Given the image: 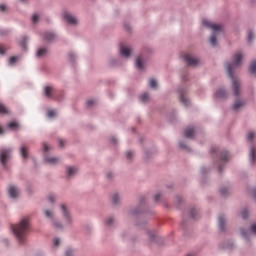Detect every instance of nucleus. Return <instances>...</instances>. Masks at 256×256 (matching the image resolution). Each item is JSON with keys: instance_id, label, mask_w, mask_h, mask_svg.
Returning <instances> with one entry per match:
<instances>
[{"instance_id": "f257e3e1", "label": "nucleus", "mask_w": 256, "mask_h": 256, "mask_svg": "<svg viewBox=\"0 0 256 256\" xmlns=\"http://www.w3.org/2000/svg\"><path fill=\"white\" fill-rule=\"evenodd\" d=\"M241 61H243V54L241 52H237L234 55L233 63H228L226 65L227 75L232 79V89L235 97L239 96V87H241V85L239 84V80L233 75V71H235V67H239V65H241Z\"/></svg>"}, {"instance_id": "f03ea898", "label": "nucleus", "mask_w": 256, "mask_h": 256, "mask_svg": "<svg viewBox=\"0 0 256 256\" xmlns=\"http://www.w3.org/2000/svg\"><path fill=\"white\" fill-rule=\"evenodd\" d=\"M12 231L19 243H25V235L29 231V218H23L19 224L12 225Z\"/></svg>"}, {"instance_id": "7ed1b4c3", "label": "nucleus", "mask_w": 256, "mask_h": 256, "mask_svg": "<svg viewBox=\"0 0 256 256\" xmlns=\"http://www.w3.org/2000/svg\"><path fill=\"white\" fill-rule=\"evenodd\" d=\"M203 25L204 27H208V29H212L213 34L210 37V43L213 47H215V45H217V33H219V31H221L223 29V26L219 25V24H213L211 21L209 20H203Z\"/></svg>"}, {"instance_id": "20e7f679", "label": "nucleus", "mask_w": 256, "mask_h": 256, "mask_svg": "<svg viewBox=\"0 0 256 256\" xmlns=\"http://www.w3.org/2000/svg\"><path fill=\"white\" fill-rule=\"evenodd\" d=\"M11 155V149H1L0 150V163L3 167L7 166V159Z\"/></svg>"}, {"instance_id": "39448f33", "label": "nucleus", "mask_w": 256, "mask_h": 256, "mask_svg": "<svg viewBox=\"0 0 256 256\" xmlns=\"http://www.w3.org/2000/svg\"><path fill=\"white\" fill-rule=\"evenodd\" d=\"M44 95L48 99H57V92L55 91V88L51 86H46L44 88Z\"/></svg>"}, {"instance_id": "423d86ee", "label": "nucleus", "mask_w": 256, "mask_h": 256, "mask_svg": "<svg viewBox=\"0 0 256 256\" xmlns=\"http://www.w3.org/2000/svg\"><path fill=\"white\" fill-rule=\"evenodd\" d=\"M184 60L187 63V65H191L192 67H195V65L199 63V60L197 58H194L189 54L184 55Z\"/></svg>"}, {"instance_id": "0eeeda50", "label": "nucleus", "mask_w": 256, "mask_h": 256, "mask_svg": "<svg viewBox=\"0 0 256 256\" xmlns=\"http://www.w3.org/2000/svg\"><path fill=\"white\" fill-rule=\"evenodd\" d=\"M63 17L70 25H77V18L72 16L71 13L64 12Z\"/></svg>"}, {"instance_id": "6e6552de", "label": "nucleus", "mask_w": 256, "mask_h": 256, "mask_svg": "<svg viewBox=\"0 0 256 256\" xmlns=\"http://www.w3.org/2000/svg\"><path fill=\"white\" fill-rule=\"evenodd\" d=\"M8 193L12 199H17V197H19V189L13 185L9 186Z\"/></svg>"}, {"instance_id": "1a4fd4ad", "label": "nucleus", "mask_w": 256, "mask_h": 256, "mask_svg": "<svg viewBox=\"0 0 256 256\" xmlns=\"http://www.w3.org/2000/svg\"><path fill=\"white\" fill-rule=\"evenodd\" d=\"M195 135V128L193 127H188L184 130V136L187 137L188 139H191Z\"/></svg>"}, {"instance_id": "9d476101", "label": "nucleus", "mask_w": 256, "mask_h": 256, "mask_svg": "<svg viewBox=\"0 0 256 256\" xmlns=\"http://www.w3.org/2000/svg\"><path fill=\"white\" fill-rule=\"evenodd\" d=\"M120 53L123 57H129L131 55V49L127 46H121Z\"/></svg>"}, {"instance_id": "9b49d317", "label": "nucleus", "mask_w": 256, "mask_h": 256, "mask_svg": "<svg viewBox=\"0 0 256 256\" xmlns=\"http://www.w3.org/2000/svg\"><path fill=\"white\" fill-rule=\"evenodd\" d=\"M218 226H219L220 231H223L225 229V217L219 216Z\"/></svg>"}, {"instance_id": "f8f14e48", "label": "nucleus", "mask_w": 256, "mask_h": 256, "mask_svg": "<svg viewBox=\"0 0 256 256\" xmlns=\"http://www.w3.org/2000/svg\"><path fill=\"white\" fill-rule=\"evenodd\" d=\"M68 177H73L77 173V168L75 167H67L66 168Z\"/></svg>"}, {"instance_id": "ddd939ff", "label": "nucleus", "mask_w": 256, "mask_h": 256, "mask_svg": "<svg viewBox=\"0 0 256 256\" xmlns=\"http://www.w3.org/2000/svg\"><path fill=\"white\" fill-rule=\"evenodd\" d=\"M220 159L221 161H224V163H227V161H229V152L227 151L221 152Z\"/></svg>"}, {"instance_id": "4468645a", "label": "nucleus", "mask_w": 256, "mask_h": 256, "mask_svg": "<svg viewBox=\"0 0 256 256\" xmlns=\"http://www.w3.org/2000/svg\"><path fill=\"white\" fill-rule=\"evenodd\" d=\"M45 162L50 163L51 165H56V163H59V158L48 157V158H45Z\"/></svg>"}, {"instance_id": "2eb2a0df", "label": "nucleus", "mask_w": 256, "mask_h": 256, "mask_svg": "<svg viewBox=\"0 0 256 256\" xmlns=\"http://www.w3.org/2000/svg\"><path fill=\"white\" fill-rule=\"evenodd\" d=\"M61 209H62V212H63V215L66 219V221H70L71 217H69V212H67V207L65 205H61Z\"/></svg>"}, {"instance_id": "dca6fc26", "label": "nucleus", "mask_w": 256, "mask_h": 256, "mask_svg": "<svg viewBox=\"0 0 256 256\" xmlns=\"http://www.w3.org/2000/svg\"><path fill=\"white\" fill-rule=\"evenodd\" d=\"M53 39H55V34H53V32H47L44 34L45 41H53Z\"/></svg>"}, {"instance_id": "f3484780", "label": "nucleus", "mask_w": 256, "mask_h": 256, "mask_svg": "<svg viewBox=\"0 0 256 256\" xmlns=\"http://www.w3.org/2000/svg\"><path fill=\"white\" fill-rule=\"evenodd\" d=\"M180 101L181 103H183V105H189V99H187V97H185V93L184 92H180Z\"/></svg>"}, {"instance_id": "a211bd4d", "label": "nucleus", "mask_w": 256, "mask_h": 256, "mask_svg": "<svg viewBox=\"0 0 256 256\" xmlns=\"http://www.w3.org/2000/svg\"><path fill=\"white\" fill-rule=\"evenodd\" d=\"M255 159H256V149H255V147H252L250 149V161H251V163H255Z\"/></svg>"}, {"instance_id": "6ab92c4d", "label": "nucleus", "mask_w": 256, "mask_h": 256, "mask_svg": "<svg viewBox=\"0 0 256 256\" xmlns=\"http://www.w3.org/2000/svg\"><path fill=\"white\" fill-rule=\"evenodd\" d=\"M47 55V48H40L37 51V57H45Z\"/></svg>"}, {"instance_id": "aec40b11", "label": "nucleus", "mask_w": 256, "mask_h": 256, "mask_svg": "<svg viewBox=\"0 0 256 256\" xmlns=\"http://www.w3.org/2000/svg\"><path fill=\"white\" fill-rule=\"evenodd\" d=\"M227 95V92H225V90L223 89H218L216 91V97L223 99V97H225Z\"/></svg>"}, {"instance_id": "412c9836", "label": "nucleus", "mask_w": 256, "mask_h": 256, "mask_svg": "<svg viewBox=\"0 0 256 256\" xmlns=\"http://www.w3.org/2000/svg\"><path fill=\"white\" fill-rule=\"evenodd\" d=\"M243 105H245V103L243 101H236L233 105L234 111L241 109V107H243Z\"/></svg>"}, {"instance_id": "4be33fe9", "label": "nucleus", "mask_w": 256, "mask_h": 256, "mask_svg": "<svg viewBox=\"0 0 256 256\" xmlns=\"http://www.w3.org/2000/svg\"><path fill=\"white\" fill-rule=\"evenodd\" d=\"M249 71H250L251 75H255V73H256V61L251 62Z\"/></svg>"}, {"instance_id": "5701e85b", "label": "nucleus", "mask_w": 256, "mask_h": 256, "mask_svg": "<svg viewBox=\"0 0 256 256\" xmlns=\"http://www.w3.org/2000/svg\"><path fill=\"white\" fill-rule=\"evenodd\" d=\"M136 67H137V69H143V58H141V57H138L137 59H136Z\"/></svg>"}, {"instance_id": "b1692460", "label": "nucleus", "mask_w": 256, "mask_h": 256, "mask_svg": "<svg viewBox=\"0 0 256 256\" xmlns=\"http://www.w3.org/2000/svg\"><path fill=\"white\" fill-rule=\"evenodd\" d=\"M20 153H21L23 159H27V157H29V155L27 154V147H25V146L21 147Z\"/></svg>"}, {"instance_id": "393cba45", "label": "nucleus", "mask_w": 256, "mask_h": 256, "mask_svg": "<svg viewBox=\"0 0 256 256\" xmlns=\"http://www.w3.org/2000/svg\"><path fill=\"white\" fill-rule=\"evenodd\" d=\"M0 113L2 115H7V114H9V109H7V107H5V105L0 104Z\"/></svg>"}, {"instance_id": "a878e982", "label": "nucleus", "mask_w": 256, "mask_h": 256, "mask_svg": "<svg viewBox=\"0 0 256 256\" xmlns=\"http://www.w3.org/2000/svg\"><path fill=\"white\" fill-rule=\"evenodd\" d=\"M140 101H141L142 103H147V101H149V94L143 93V94L140 96Z\"/></svg>"}, {"instance_id": "bb28decb", "label": "nucleus", "mask_w": 256, "mask_h": 256, "mask_svg": "<svg viewBox=\"0 0 256 256\" xmlns=\"http://www.w3.org/2000/svg\"><path fill=\"white\" fill-rule=\"evenodd\" d=\"M8 127L9 129H19V123L13 121V122H10L8 123Z\"/></svg>"}, {"instance_id": "cd10ccee", "label": "nucleus", "mask_w": 256, "mask_h": 256, "mask_svg": "<svg viewBox=\"0 0 256 256\" xmlns=\"http://www.w3.org/2000/svg\"><path fill=\"white\" fill-rule=\"evenodd\" d=\"M148 85L149 87H152V89H155L157 87V81L155 79H150Z\"/></svg>"}, {"instance_id": "c85d7f7f", "label": "nucleus", "mask_w": 256, "mask_h": 256, "mask_svg": "<svg viewBox=\"0 0 256 256\" xmlns=\"http://www.w3.org/2000/svg\"><path fill=\"white\" fill-rule=\"evenodd\" d=\"M44 215L45 217H47L48 219H53V212L49 211V210H45L44 211Z\"/></svg>"}, {"instance_id": "c756f323", "label": "nucleus", "mask_w": 256, "mask_h": 256, "mask_svg": "<svg viewBox=\"0 0 256 256\" xmlns=\"http://www.w3.org/2000/svg\"><path fill=\"white\" fill-rule=\"evenodd\" d=\"M241 217H242V219H247V217H249V211H247V209H244L241 212Z\"/></svg>"}, {"instance_id": "7c9ffc66", "label": "nucleus", "mask_w": 256, "mask_h": 256, "mask_svg": "<svg viewBox=\"0 0 256 256\" xmlns=\"http://www.w3.org/2000/svg\"><path fill=\"white\" fill-rule=\"evenodd\" d=\"M112 201H113L114 205H117V203L119 202V194H114L112 196Z\"/></svg>"}, {"instance_id": "2f4dec72", "label": "nucleus", "mask_w": 256, "mask_h": 256, "mask_svg": "<svg viewBox=\"0 0 256 256\" xmlns=\"http://www.w3.org/2000/svg\"><path fill=\"white\" fill-rule=\"evenodd\" d=\"M247 139L248 141H253V139H255V132H249Z\"/></svg>"}, {"instance_id": "473e14b6", "label": "nucleus", "mask_w": 256, "mask_h": 256, "mask_svg": "<svg viewBox=\"0 0 256 256\" xmlns=\"http://www.w3.org/2000/svg\"><path fill=\"white\" fill-rule=\"evenodd\" d=\"M9 63H10V65H13L14 63H17V57H15V56L10 57Z\"/></svg>"}, {"instance_id": "72a5a7b5", "label": "nucleus", "mask_w": 256, "mask_h": 256, "mask_svg": "<svg viewBox=\"0 0 256 256\" xmlns=\"http://www.w3.org/2000/svg\"><path fill=\"white\" fill-rule=\"evenodd\" d=\"M37 21H39V15L34 14V15L32 16V22L37 23Z\"/></svg>"}, {"instance_id": "f704fd0d", "label": "nucleus", "mask_w": 256, "mask_h": 256, "mask_svg": "<svg viewBox=\"0 0 256 256\" xmlns=\"http://www.w3.org/2000/svg\"><path fill=\"white\" fill-rule=\"evenodd\" d=\"M0 55H5V46L0 44Z\"/></svg>"}, {"instance_id": "c9c22d12", "label": "nucleus", "mask_w": 256, "mask_h": 256, "mask_svg": "<svg viewBox=\"0 0 256 256\" xmlns=\"http://www.w3.org/2000/svg\"><path fill=\"white\" fill-rule=\"evenodd\" d=\"M47 115H48V117H55V111L48 110Z\"/></svg>"}, {"instance_id": "e433bc0d", "label": "nucleus", "mask_w": 256, "mask_h": 256, "mask_svg": "<svg viewBox=\"0 0 256 256\" xmlns=\"http://www.w3.org/2000/svg\"><path fill=\"white\" fill-rule=\"evenodd\" d=\"M48 201H49L50 203H54V202H55V196H54V195H49V196H48Z\"/></svg>"}, {"instance_id": "4c0bfd02", "label": "nucleus", "mask_w": 256, "mask_h": 256, "mask_svg": "<svg viewBox=\"0 0 256 256\" xmlns=\"http://www.w3.org/2000/svg\"><path fill=\"white\" fill-rule=\"evenodd\" d=\"M53 243H54V246H55V247H59V244H60L61 242H60V240H59L58 238H55L54 241H53Z\"/></svg>"}, {"instance_id": "58836bf2", "label": "nucleus", "mask_w": 256, "mask_h": 256, "mask_svg": "<svg viewBox=\"0 0 256 256\" xmlns=\"http://www.w3.org/2000/svg\"><path fill=\"white\" fill-rule=\"evenodd\" d=\"M248 41H249V43H251V41H253V32L248 33Z\"/></svg>"}, {"instance_id": "ea45409f", "label": "nucleus", "mask_w": 256, "mask_h": 256, "mask_svg": "<svg viewBox=\"0 0 256 256\" xmlns=\"http://www.w3.org/2000/svg\"><path fill=\"white\" fill-rule=\"evenodd\" d=\"M93 105H95V100H88V101H87V106H88V107H91V106H93Z\"/></svg>"}, {"instance_id": "a19ab883", "label": "nucleus", "mask_w": 256, "mask_h": 256, "mask_svg": "<svg viewBox=\"0 0 256 256\" xmlns=\"http://www.w3.org/2000/svg\"><path fill=\"white\" fill-rule=\"evenodd\" d=\"M126 157H127V159H131V157H133V152L128 151V152L126 153Z\"/></svg>"}, {"instance_id": "79ce46f5", "label": "nucleus", "mask_w": 256, "mask_h": 256, "mask_svg": "<svg viewBox=\"0 0 256 256\" xmlns=\"http://www.w3.org/2000/svg\"><path fill=\"white\" fill-rule=\"evenodd\" d=\"M58 143H59V146H60V147H64V145H65V140L60 139V140L58 141Z\"/></svg>"}, {"instance_id": "37998d69", "label": "nucleus", "mask_w": 256, "mask_h": 256, "mask_svg": "<svg viewBox=\"0 0 256 256\" xmlns=\"http://www.w3.org/2000/svg\"><path fill=\"white\" fill-rule=\"evenodd\" d=\"M113 223V218H108L106 220V225H111Z\"/></svg>"}, {"instance_id": "c03bdc74", "label": "nucleus", "mask_w": 256, "mask_h": 256, "mask_svg": "<svg viewBox=\"0 0 256 256\" xmlns=\"http://www.w3.org/2000/svg\"><path fill=\"white\" fill-rule=\"evenodd\" d=\"M7 9V6L5 4H0V11H5Z\"/></svg>"}, {"instance_id": "a18cd8bd", "label": "nucleus", "mask_w": 256, "mask_h": 256, "mask_svg": "<svg viewBox=\"0 0 256 256\" xmlns=\"http://www.w3.org/2000/svg\"><path fill=\"white\" fill-rule=\"evenodd\" d=\"M220 193H221L222 195H227V189H226V188H222V189L220 190Z\"/></svg>"}, {"instance_id": "49530a36", "label": "nucleus", "mask_w": 256, "mask_h": 256, "mask_svg": "<svg viewBox=\"0 0 256 256\" xmlns=\"http://www.w3.org/2000/svg\"><path fill=\"white\" fill-rule=\"evenodd\" d=\"M43 149L44 151H48L49 150V145H47V143L43 144Z\"/></svg>"}, {"instance_id": "de8ad7c7", "label": "nucleus", "mask_w": 256, "mask_h": 256, "mask_svg": "<svg viewBox=\"0 0 256 256\" xmlns=\"http://www.w3.org/2000/svg\"><path fill=\"white\" fill-rule=\"evenodd\" d=\"M154 199H155V201H159V199H161V194H156L154 196Z\"/></svg>"}, {"instance_id": "09e8293b", "label": "nucleus", "mask_w": 256, "mask_h": 256, "mask_svg": "<svg viewBox=\"0 0 256 256\" xmlns=\"http://www.w3.org/2000/svg\"><path fill=\"white\" fill-rule=\"evenodd\" d=\"M197 213V210H192L191 212H190V215H191V217H193V218H195V214Z\"/></svg>"}, {"instance_id": "8fccbe9b", "label": "nucleus", "mask_w": 256, "mask_h": 256, "mask_svg": "<svg viewBox=\"0 0 256 256\" xmlns=\"http://www.w3.org/2000/svg\"><path fill=\"white\" fill-rule=\"evenodd\" d=\"M71 255H73V250H68V251L66 252V256H71Z\"/></svg>"}, {"instance_id": "3c124183", "label": "nucleus", "mask_w": 256, "mask_h": 256, "mask_svg": "<svg viewBox=\"0 0 256 256\" xmlns=\"http://www.w3.org/2000/svg\"><path fill=\"white\" fill-rule=\"evenodd\" d=\"M241 233L243 237H247V232H245V230H242Z\"/></svg>"}, {"instance_id": "603ef678", "label": "nucleus", "mask_w": 256, "mask_h": 256, "mask_svg": "<svg viewBox=\"0 0 256 256\" xmlns=\"http://www.w3.org/2000/svg\"><path fill=\"white\" fill-rule=\"evenodd\" d=\"M180 147H181L182 149H185L187 146H186L185 144H183V143H180Z\"/></svg>"}, {"instance_id": "864d4df0", "label": "nucleus", "mask_w": 256, "mask_h": 256, "mask_svg": "<svg viewBox=\"0 0 256 256\" xmlns=\"http://www.w3.org/2000/svg\"><path fill=\"white\" fill-rule=\"evenodd\" d=\"M21 47H22V49H26L25 42L21 43Z\"/></svg>"}, {"instance_id": "5fc2aeb1", "label": "nucleus", "mask_w": 256, "mask_h": 256, "mask_svg": "<svg viewBox=\"0 0 256 256\" xmlns=\"http://www.w3.org/2000/svg\"><path fill=\"white\" fill-rule=\"evenodd\" d=\"M0 135H3V128L0 127Z\"/></svg>"}, {"instance_id": "6e6d98bb", "label": "nucleus", "mask_w": 256, "mask_h": 256, "mask_svg": "<svg viewBox=\"0 0 256 256\" xmlns=\"http://www.w3.org/2000/svg\"><path fill=\"white\" fill-rule=\"evenodd\" d=\"M112 141L115 143V141H116L115 138H112Z\"/></svg>"}, {"instance_id": "4d7b16f0", "label": "nucleus", "mask_w": 256, "mask_h": 256, "mask_svg": "<svg viewBox=\"0 0 256 256\" xmlns=\"http://www.w3.org/2000/svg\"><path fill=\"white\" fill-rule=\"evenodd\" d=\"M215 151H216L215 149H212V153H215Z\"/></svg>"}, {"instance_id": "13d9d810", "label": "nucleus", "mask_w": 256, "mask_h": 256, "mask_svg": "<svg viewBox=\"0 0 256 256\" xmlns=\"http://www.w3.org/2000/svg\"><path fill=\"white\" fill-rule=\"evenodd\" d=\"M55 227H61L60 225L55 224Z\"/></svg>"}, {"instance_id": "bf43d9fd", "label": "nucleus", "mask_w": 256, "mask_h": 256, "mask_svg": "<svg viewBox=\"0 0 256 256\" xmlns=\"http://www.w3.org/2000/svg\"><path fill=\"white\" fill-rule=\"evenodd\" d=\"M219 171H221V167H219Z\"/></svg>"}, {"instance_id": "052dcab7", "label": "nucleus", "mask_w": 256, "mask_h": 256, "mask_svg": "<svg viewBox=\"0 0 256 256\" xmlns=\"http://www.w3.org/2000/svg\"><path fill=\"white\" fill-rule=\"evenodd\" d=\"M21 2L25 1V0H20Z\"/></svg>"}]
</instances>
